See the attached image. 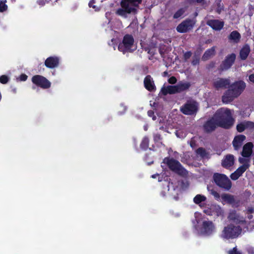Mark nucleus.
Here are the masks:
<instances>
[{
	"instance_id": "54",
	"label": "nucleus",
	"mask_w": 254,
	"mask_h": 254,
	"mask_svg": "<svg viewBox=\"0 0 254 254\" xmlns=\"http://www.w3.org/2000/svg\"><path fill=\"white\" fill-rule=\"evenodd\" d=\"M162 181L161 180H160V178H159V179H158V181H159V182H160V181Z\"/></svg>"
},
{
	"instance_id": "15",
	"label": "nucleus",
	"mask_w": 254,
	"mask_h": 254,
	"mask_svg": "<svg viewBox=\"0 0 254 254\" xmlns=\"http://www.w3.org/2000/svg\"><path fill=\"white\" fill-rule=\"evenodd\" d=\"M60 58L57 56L50 57L45 61V65L49 68L57 67L59 64Z\"/></svg>"
},
{
	"instance_id": "46",
	"label": "nucleus",
	"mask_w": 254,
	"mask_h": 254,
	"mask_svg": "<svg viewBox=\"0 0 254 254\" xmlns=\"http://www.w3.org/2000/svg\"><path fill=\"white\" fill-rule=\"evenodd\" d=\"M180 133H181V132H180L179 131H177L176 132V134L177 136V137H179V138H183V137L185 136V135H183V134H181V135H180Z\"/></svg>"
},
{
	"instance_id": "41",
	"label": "nucleus",
	"mask_w": 254,
	"mask_h": 254,
	"mask_svg": "<svg viewBox=\"0 0 254 254\" xmlns=\"http://www.w3.org/2000/svg\"><path fill=\"white\" fill-rule=\"evenodd\" d=\"M229 254H241V253L238 251L236 248H234L229 252Z\"/></svg>"
},
{
	"instance_id": "12",
	"label": "nucleus",
	"mask_w": 254,
	"mask_h": 254,
	"mask_svg": "<svg viewBox=\"0 0 254 254\" xmlns=\"http://www.w3.org/2000/svg\"><path fill=\"white\" fill-rule=\"evenodd\" d=\"M203 212L207 215L211 216H219L223 214V211L219 205L216 204L208 205Z\"/></svg>"
},
{
	"instance_id": "29",
	"label": "nucleus",
	"mask_w": 254,
	"mask_h": 254,
	"mask_svg": "<svg viewBox=\"0 0 254 254\" xmlns=\"http://www.w3.org/2000/svg\"><path fill=\"white\" fill-rule=\"evenodd\" d=\"M215 54V48L214 47L211 48V49L207 50L203 56V59L204 60H206L212 56H213Z\"/></svg>"
},
{
	"instance_id": "32",
	"label": "nucleus",
	"mask_w": 254,
	"mask_h": 254,
	"mask_svg": "<svg viewBox=\"0 0 254 254\" xmlns=\"http://www.w3.org/2000/svg\"><path fill=\"white\" fill-rule=\"evenodd\" d=\"M149 143V138L147 136H145L143 137L141 143L140 144V147L142 149H146L148 146Z\"/></svg>"
},
{
	"instance_id": "9",
	"label": "nucleus",
	"mask_w": 254,
	"mask_h": 254,
	"mask_svg": "<svg viewBox=\"0 0 254 254\" xmlns=\"http://www.w3.org/2000/svg\"><path fill=\"white\" fill-rule=\"evenodd\" d=\"M213 180L215 183L221 188L229 190L231 187V182L226 175L215 174L213 176Z\"/></svg>"
},
{
	"instance_id": "14",
	"label": "nucleus",
	"mask_w": 254,
	"mask_h": 254,
	"mask_svg": "<svg viewBox=\"0 0 254 254\" xmlns=\"http://www.w3.org/2000/svg\"><path fill=\"white\" fill-rule=\"evenodd\" d=\"M195 22L193 20H186L181 24H180L177 27V30L180 33H186L191 30Z\"/></svg>"
},
{
	"instance_id": "21",
	"label": "nucleus",
	"mask_w": 254,
	"mask_h": 254,
	"mask_svg": "<svg viewBox=\"0 0 254 254\" xmlns=\"http://www.w3.org/2000/svg\"><path fill=\"white\" fill-rule=\"evenodd\" d=\"M229 84L228 79L217 78L214 81V85L216 88H226Z\"/></svg>"
},
{
	"instance_id": "23",
	"label": "nucleus",
	"mask_w": 254,
	"mask_h": 254,
	"mask_svg": "<svg viewBox=\"0 0 254 254\" xmlns=\"http://www.w3.org/2000/svg\"><path fill=\"white\" fill-rule=\"evenodd\" d=\"M234 163V157L232 155H227L222 160V165L225 168L232 166Z\"/></svg>"
},
{
	"instance_id": "40",
	"label": "nucleus",
	"mask_w": 254,
	"mask_h": 254,
	"mask_svg": "<svg viewBox=\"0 0 254 254\" xmlns=\"http://www.w3.org/2000/svg\"><path fill=\"white\" fill-rule=\"evenodd\" d=\"M27 79V76L25 74H22L18 78L17 80L21 81H26Z\"/></svg>"
},
{
	"instance_id": "22",
	"label": "nucleus",
	"mask_w": 254,
	"mask_h": 254,
	"mask_svg": "<svg viewBox=\"0 0 254 254\" xmlns=\"http://www.w3.org/2000/svg\"><path fill=\"white\" fill-rule=\"evenodd\" d=\"M207 24L212 28L215 30H221L223 26L224 23L223 21L218 20H210L207 22Z\"/></svg>"
},
{
	"instance_id": "31",
	"label": "nucleus",
	"mask_w": 254,
	"mask_h": 254,
	"mask_svg": "<svg viewBox=\"0 0 254 254\" xmlns=\"http://www.w3.org/2000/svg\"><path fill=\"white\" fill-rule=\"evenodd\" d=\"M254 230V221L250 222L248 224L246 222V224L244 226V231H251Z\"/></svg>"
},
{
	"instance_id": "8",
	"label": "nucleus",
	"mask_w": 254,
	"mask_h": 254,
	"mask_svg": "<svg viewBox=\"0 0 254 254\" xmlns=\"http://www.w3.org/2000/svg\"><path fill=\"white\" fill-rule=\"evenodd\" d=\"M190 84L188 83H180L176 85L164 86L161 88V92L164 95L175 94L188 88Z\"/></svg>"
},
{
	"instance_id": "19",
	"label": "nucleus",
	"mask_w": 254,
	"mask_h": 254,
	"mask_svg": "<svg viewBox=\"0 0 254 254\" xmlns=\"http://www.w3.org/2000/svg\"><path fill=\"white\" fill-rule=\"evenodd\" d=\"M254 128V123L251 122L245 121L239 124L237 126V130L242 132L246 129H252Z\"/></svg>"
},
{
	"instance_id": "45",
	"label": "nucleus",
	"mask_w": 254,
	"mask_h": 254,
	"mask_svg": "<svg viewBox=\"0 0 254 254\" xmlns=\"http://www.w3.org/2000/svg\"><path fill=\"white\" fill-rule=\"evenodd\" d=\"M160 135L158 134H155L154 135V140L155 142H158L160 140Z\"/></svg>"
},
{
	"instance_id": "49",
	"label": "nucleus",
	"mask_w": 254,
	"mask_h": 254,
	"mask_svg": "<svg viewBox=\"0 0 254 254\" xmlns=\"http://www.w3.org/2000/svg\"><path fill=\"white\" fill-rule=\"evenodd\" d=\"M193 65H196L198 63V60L197 59L194 60L192 62Z\"/></svg>"
},
{
	"instance_id": "47",
	"label": "nucleus",
	"mask_w": 254,
	"mask_h": 254,
	"mask_svg": "<svg viewBox=\"0 0 254 254\" xmlns=\"http://www.w3.org/2000/svg\"><path fill=\"white\" fill-rule=\"evenodd\" d=\"M249 80L251 82L254 83V74H252L249 76Z\"/></svg>"
},
{
	"instance_id": "33",
	"label": "nucleus",
	"mask_w": 254,
	"mask_h": 254,
	"mask_svg": "<svg viewBox=\"0 0 254 254\" xmlns=\"http://www.w3.org/2000/svg\"><path fill=\"white\" fill-rule=\"evenodd\" d=\"M196 153L198 155H199L201 157L204 158L207 157V154L205 149L199 148L196 150Z\"/></svg>"
},
{
	"instance_id": "28",
	"label": "nucleus",
	"mask_w": 254,
	"mask_h": 254,
	"mask_svg": "<svg viewBox=\"0 0 254 254\" xmlns=\"http://www.w3.org/2000/svg\"><path fill=\"white\" fill-rule=\"evenodd\" d=\"M206 199V197L204 195L201 194H197L193 198V202L197 204H198L200 206H201V203L204 202Z\"/></svg>"
},
{
	"instance_id": "43",
	"label": "nucleus",
	"mask_w": 254,
	"mask_h": 254,
	"mask_svg": "<svg viewBox=\"0 0 254 254\" xmlns=\"http://www.w3.org/2000/svg\"><path fill=\"white\" fill-rule=\"evenodd\" d=\"M177 81V79L176 78L174 77V76H172L170 78H169L168 79V82L170 83V84H174Z\"/></svg>"
},
{
	"instance_id": "50",
	"label": "nucleus",
	"mask_w": 254,
	"mask_h": 254,
	"mask_svg": "<svg viewBox=\"0 0 254 254\" xmlns=\"http://www.w3.org/2000/svg\"><path fill=\"white\" fill-rule=\"evenodd\" d=\"M147 129H148V127H147V125L144 126V129L145 130H147Z\"/></svg>"
},
{
	"instance_id": "51",
	"label": "nucleus",
	"mask_w": 254,
	"mask_h": 254,
	"mask_svg": "<svg viewBox=\"0 0 254 254\" xmlns=\"http://www.w3.org/2000/svg\"><path fill=\"white\" fill-rule=\"evenodd\" d=\"M158 176V174L153 175H152V178H156V177L157 176Z\"/></svg>"
},
{
	"instance_id": "18",
	"label": "nucleus",
	"mask_w": 254,
	"mask_h": 254,
	"mask_svg": "<svg viewBox=\"0 0 254 254\" xmlns=\"http://www.w3.org/2000/svg\"><path fill=\"white\" fill-rule=\"evenodd\" d=\"M235 58L236 56L233 54L227 57L226 59L221 65V68L222 69H227L230 68L233 64Z\"/></svg>"
},
{
	"instance_id": "2",
	"label": "nucleus",
	"mask_w": 254,
	"mask_h": 254,
	"mask_svg": "<svg viewBox=\"0 0 254 254\" xmlns=\"http://www.w3.org/2000/svg\"><path fill=\"white\" fill-rule=\"evenodd\" d=\"M201 214L198 212L194 213L195 220L197 225L194 226L197 233L202 236H210L216 232V226L213 221L208 219L203 220L200 222L199 218Z\"/></svg>"
},
{
	"instance_id": "7",
	"label": "nucleus",
	"mask_w": 254,
	"mask_h": 254,
	"mask_svg": "<svg viewBox=\"0 0 254 254\" xmlns=\"http://www.w3.org/2000/svg\"><path fill=\"white\" fill-rule=\"evenodd\" d=\"M163 163L167 165L172 171L180 175L185 176L188 173L180 162L174 159L166 158L164 159Z\"/></svg>"
},
{
	"instance_id": "4",
	"label": "nucleus",
	"mask_w": 254,
	"mask_h": 254,
	"mask_svg": "<svg viewBox=\"0 0 254 254\" xmlns=\"http://www.w3.org/2000/svg\"><path fill=\"white\" fill-rule=\"evenodd\" d=\"M245 87L246 83L243 81L236 82L232 84L230 89L223 96V103L227 104L232 101L241 94Z\"/></svg>"
},
{
	"instance_id": "38",
	"label": "nucleus",
	"mask_w": 254,
	"mask_h": 254,
	"mask_svg": "<svg viewBox=\"0 0 254 254\" xmlns=\"http://www.w3.org/2000/svg\"><path fill=\"white\" fill-rule=\"evenodd\" d=\"M95 1L94 0H91L89 2V6L90 7H92L95 11H98L99 10V7L94 5Z\"/></svg>"
},
{
	"instance_id": "13",
	"label": "nucleus",
	"mask_w": 254,
	"mask_h": 254,
	"mask_svg": "<svg viewBox=\"0 0 254 254\" xmlns=\"http://www.w3.org/2000/svg\"><path fill=\"white\" fill-rule=\"evenodd\" d=\"M32 81L34 84L44 89L48 88L51 86L50 82L45 77L40 75L33 76Z\"/></svg>"
},
{
	"instance_id": "27",
	"label": "nucleus",
	"mask_w": 254,
	"mask_h": 254,
	"mask_svg": "<svg viewBox=\"0 0 254 254\" xmlns=\"http://www.w3.org/2000/svg\"><path fill=\"white\" fill-rule=\"evenodd\" d=\"M250 51V48L248 46H244L240 51V57L242 60H245Z\"/></svg>"
},
{
	"instance_id": "44",
	"label": "nucleus",
	"mask_w": 254,
	"mask_h": 254,
	"mask_svg": "<svg viewBox=\"0 0 254 254\" xmlns=\"http://www.w3.org/2000/svg\"><path fill=\"white\" fill-rule=\"evenodd\" d=\"M117 43L118 40L116 38H113L111 41V43H109V44L111 46H113L115 49V44H117Z\"/></svg>"
},
{
	"instance_id": "6",
	"label": "nucleus",
	"mask_w": 254,
	"mask_h": 254,
	"mask_svg": "<svg viewBox=\"0 0 254 254\" xmlns=\"http://www.w3.org/2000/svg\"><path fill=\"white\" fill-rule=\"evenodd\" d=\"M136 44L134 43V39L131 35H126L124 36L123 41L118 46L120 51L125 53L127 52H131L136 50Z\"/></svg>"
},
{
	"instance_id": "11",
	"label": "nucleus",
	"mask_w": 254,
	"mask_h": 254,
	"mask_svg": "<svg viewBox=\"0 0 254 254\" xmlns=\"http://www.w3.org/2000/svg\"><path fill=\"white\" fill-rule=\"evenodd\" d=\"M198 109V105L194 101H189L180 108L181 111L185 115L195 114Z\"/></svg>"
},
{
	"instance_id": "35",
	"label": "nucleus",
	"mask_w": 254,
	"mask_h": 254,
	"mask_svg": "<svg viewBox=\"0 0 254 254\" xmlns=\"http://www.w3.org/2000/svg\"><path fill=\"white\" fill-rule=\"evenodd\" d=\"M185 11V9L184 8H181L178 11H177L175 14L174 15V18H178L181 16Z\"/></svg>"
},
{
	"instance_id": "36",
	"label": "nucleus",
	"mask_w": 254,
	"mask_h": 254,
	"mask_svg": "<svg viewBox=\"0 0 254 254\" xmlns=\"http://www.w3.org/2000/svg\"><path fill=\"white\" fill-rule=\"evenodd\" d=\"M9 80V78L7 76L3 75L0 76V82L2 84L6 83Z\"/></svg>"
},
{
	"instance_id": "16",
	"label": "nucleus",
	"mask_w": 254,
	"mask_h": 254,
	"mask_svg": "<svg viewBox=\"0 0 254 254\" xmlns=\"http://www.w3.org/2000/svg\"><path fill=\"white\" fill-rule=\"evenodd\" d=\"M144 84L145 88L150 91H154L156 90V87L154 83L153 78L150 76L147 75L144 79Z\"/></svg>"
},
{
	"instance_id": "48",
	"label": "nucleus",
	"mask_w": 254,
	"mask_h": 254,
	"mask_svg": "<svg viewBox=\"0 0 254 254\" xmlns=\"http://www.w3.org/2000/svg\"><path fill=\"white\" fill-rule=\"evenodd\" d=\"M247 211L249 213H253L254 212V209L252 207H248L247 209Z\"/></svg>"
},
{
	"instance_id": "39",
	"label": "nucleus",
	"mask_w": 254,
	"mask_h": 254,
	"mask_svg": "<svg viewBox=\"0 0 254 254\" xmlns=\"http://www.w3.org/2000/svg\"><path fill=\"white\" fill-rule=\"evenodd\" d=\"M127 110V108L123 104H121L119 109V114L122 115L124 114Z\"/></svg>"
},
{
	"instance_id": "25",
	"label": "nucleus",
	"mask_w": 254,
	"mask_h": 254,
	"mask_svg": "<svg viewBox=\"0 0 254 254\" xmlns=\"http://www.w3.org/2000/svg\"><path fill=\"white\" fill-rule=\"evenodd\" d=\"M253 147V145L251 142L245 144L243 147V152L242 153V156L245 157H249L252 154Z\"/></svg>"
},
{
	"instance_id": "42",
	"label": "nucleus",
	"mask_w": 254,
	"mask_h": 254,
	"mask_svg": "<svg viewBox=\"0 0 254 254\" xmlns=\"http://www.w3.org/2000/svg\"><path fill=\"white\" fill-rule=\"evenodd\" d=\"M148 116L152 117L153 120H155L156 119V116L154 115V112L152 111H148Z\"/></svg>"
},
{
	"instance_id": "37",
	"label": "nucleus",
	"mask_w": 254,
	"mask_h": 254,
	"mask_svg": "<svg viewBox=\"0 0 254 254\" xmlns=\"http://www.w3.org/2000/svg\"><path fill=\"white\" fill-rule=\"evenodd\" d=\"M210 192V193L214 197V198L217 200H219L220 198V196L219 194L216 191L213 190H209Z\"/></svg>"
},
{
	"instance_id": "52",
	"label": "nucleus",
	"mask_w": 254,
	"mask_h": 254,
	"mask_svg": "<svg viewBox=\"0 0 254 254\" xmlns=\"http://www.w3.org/2000/svg\"><path fill=\"white\" fill-rule=\"evenodd\" d=\"M203 0H196V1H197V2H202Z\"/></svg>"
},
{
	"instance_id": "17",
	"label": "nucleus",
	"mask_w": 254,
	"mask_h": 254,
	"mask_svg": "<svg viewBox=\"0 0 254 254\" xmlns=\"http://www.w3.org/2000/svg\"><path fill=\"white\" fill-rule=\"evenodd\" d=\"M218 122L214 119L213 117L212 119L208 121L204 126V129L207 131H211L214 130L217 127L220 126Z\"/></svg>"
},
{
	"instance_id": "5",
	"label": "nucleus",
	"mask_w": 254,
	"mask_h": 254,
	"mask_svg": "<svg viewBox=\"0 0 254 254\" xmlns=\"http://www.w3.org/2000/svg\"><path fill=\"white\" fill-rule=\"evenodd\" d=\"M141 0H122L121 7L119 8L116 13L122 17H127L128 14L135 13Z\"/></svg>"
},
{
	"instance_id": "1",
	"label": "nucleus",
	"mask_w": 254,
	"mask_h": 254,
	"mask_svg": "<svg viewBox=\"0 0 254 254\" xmlns=\"http://www.w3.org/2000/svg\"><path fill=\"white\" fill-rule=\"evenodd\" d=\"M231 223L225 227L222 231L221 237L224 239H233L239 236L242 231L246 221L235 211H232L228 216Z\"/></svg>"
},
{
	"instance_id": "24",
	"label": "nucleus",
	"mask_w": 254,
	"mask_h": 254,
	"mask_svg": "<svg viewBox=\"0 0 254 254\" xmlns=\"http://www.w3.org/2000/svg\"><path fill=\"white\" fill-rule=\"evenodd\" d=\"M246 137L243 135H239L235 137L233 141V146L236 150L238 149L242 145Z\"/></svg>"
},
{
	"instance_id": "34",
	"label": "nucleus",
	"mask_w": 254,
	"mask_h": 254,
	"mask_svg": "<svg viewBox=\"0 0 254 254\" xmlns=\"http://www.w3.org/2000/svg\"><path fill=\"white\" fill-rule=\"evenodd\" d=\"M6 0H1L0 1V12H3L7 8V6L5 4Z\"/></svg>"
},
{
	"instance_id": "3",
	"label": "nucleus",
	"mask_w": 254,
	"mask_h": 254,
	"mask_svg": "<svg viewBox=\"0 0 254 254\" xmlns=\"http://www.w3.org/2000/svg\"><path fill=\"white\" fill-rule=\"evenodd\" d=\"M232 112L227 108H221L218 110L214 115V119L218 122L220 127L229 128L234 123Z\"/></svg>"
},
{
	"instance_id": "26",
	"label": "nucleus",
	"mask_w": 254,
	"mask_h": 254,
	"mask_svg": "<svg viewBox=\"0 0 254 254\" xmlns=\"http://www.w3.org/2000/svg\"><path fill=\"white\" fill-rule=\"evenodd\" d=\"M221 198L222 199V202L224 203H233L235 200L234 196L228 194H222Z\"/></svg>"
},
{
	"instance_id": "10",
	"label": "nucleus",
	"mask_w": 254,
	"mask_h": 254,
	"mask_svg": "<svg viewBox=\"0 0 254 254\" xmlns=\"http://www.w3.org/2000/svg\"><path fill=\"white\" fill-rule=\"evenodd\" d=\"M239 162L243 165L231 175L230 177L233 180L238 179L250 166V160L248 158H240Z\"/></svg>"
},
{
	"instance_id": "53",
	"label": "nucleus",
	"mask_w": 254,
	"mask_h": 254,
	"mask_svg": "<svg viewBox=\"0 0 254 254\" xmlns=\"http://www.w3.org/2000/svg\"><path fill=\"white\" fill-rule=\"evenodd\" d=\"M248 218H249V219H251L252 218V216L251 215H249L248 216Z\"/></svg>"
},
{
	"instance_id": "20",
	"label": "nucleus",
	"mask_w": 254,
	"mask_h": 254,
	"mask_svg": "<svg viewBox=\"0 0 254 254\" xmlns=\"http://www.w3.org/2000/svg\"><path fill=\"white\" fill-rule=\"evenodd\" d=\"M168 190L169 194L172 195L175 200L178 199V195L181 192L180 189L178 188H175L173 183H169L168 186Z\"/></svg>"
},
{
	"instance_id": "30",
	"label": "nucleus",
	"mask_w": 254,
	"mask_h": 254,
	"mask_svg": "<svg viewBox=\"0 0 254 254\" xmlns=\"http://www.w3.org/2000/svg\"><path fill=\"white\" fill-rule=\"evenodd\" d=\"M229 38L234 42H238L240 38V34L237 31H233L230 34Z\"/></svg>"
}]
</instances>
